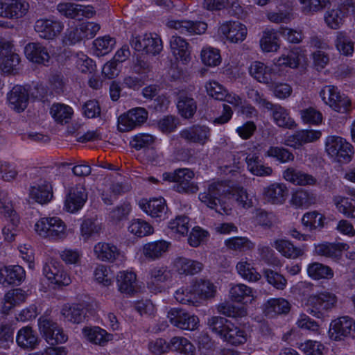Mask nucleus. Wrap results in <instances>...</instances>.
Here are the masks:
<instances>
[{"label": "nucleus", "instance_id": "59", "mask_svg": "<svg viewBox=\"0 0 355 355\" xmlns=\"http://www.w3.org/2000/svg\"><path fill=\"white\" fill-rule=\"evenodd\" d=\"M306 272L308 276L314 280L329 279L334 277V272L330 267L318 262L309 263Z\"/></svg>", "mask_w": 355, "mask_h": 355}, {"label": "nucleus", "instance_id": "19", "mask_svg": "<svg viewBox=\"0 0 355 355\" xmlns=\"http://www.w3.org/2000/svg\"><path fill=\"white\" fill-rule=\"evenodd\" d=\"M147 119V111L142 107H136L119 117L118 128L121 132H128L146 122Z\"/></svg>", "mask_w": 355, "mask_h": 355}, {"label": "nucleus", "instance_id": "42", "mask_svg": "<svg viewBox=\"0 0 355 355\" xmlns=\"http://www.w3.org/2000/svg\"><path fill=\"white\" fill-rule=\"evenodd\" d=\"M237 274L248 282H257L261 279V275L254 266V262L247 257L241 258L236 264Z\"/></svg>", "mask_w": 355, "mask_h": 355}, {"label": "nucleus", "instance_id": "20", "mask_svg": "<svg viewBox=\"0 0 355 355\" xmlns=\"http://www.w3.org/2000/svg\"><path fill=\"white\" fill-rule=\"evenodd\" d=\"M20 62L19 55L10 42H0V67L3 73H14Z\"/></svg>", "mask_w": 355, "mask_h": 355}, {"label": "nucleus", "instance_id": "61", "mask_svg": "<svg viewBox=\"0 0 355 355\" xmlns=\"http://www.w3.org/2000/svg\"><path fill=\"white\" fill-rule=\"evenodd\" d=\"M177 107L180 115L185 119L192 117L197 109L193 98L185 94H180Z\"/></svg>", "mask_w": 355, "mask_h": 355}, {"label": "nucleus", "instance_id": "31", "mask_svg": "<svg viewBox=\"0 0 355 355\" xmlns=\"http://www.w3.org/2000/svg\"><path fill=\"white\" fill-rule=\"evenodd\" d=\"M25 278L26 272L20 266L10 265L0 267V284L3 286L19 285Z\"/></svg>", "mask_w": 355, "mask_h": 355}, {"label": "nucleus", "instance_id": "5", "mask_svg": "<svg viewBox=\"0 0 355 355\" xmlns=\"http://www.w3.org/2000/svg\"><path fill=\"white\" fill-rule=\"evenodd\" d=\"M319 96L326 105L337 113L345 114L352 110L351 99L345 94L340 93V90L334 85L323 87L319 92Z\"/></svg>", "mask_w": 355, "mask_h": 355}, {"label": "nucleus", "instance_id": "53", "mask_svg": "<svg viewBox=\"0 0 355 355\" xmlns=\"http://www.w3.org/2000/svg\"><path fill=\"white\" fill-rule=\"evenodd\" d=\"M345 17V6L340 5L328 10L324 14V19L329 28L338 29L343 25Z\"/></svg>", "mask_w": 355, "mask_h": 355}, {"label": "nucleus", "instance_id": "49", "mask_svg": "<svg viewBox=\"0 0 355 355\" xmlns=\"http://www.w3.org/2000/svg\"><path fill=\"white\" fill-rule=\"evenodd\" d=\"M274 247L282 256L288 259H297L304 254V250L295 246L291 241L286 239H279L274 241Z\"/></svg>", "mask_w": 355, "mask_h": 355}, {"label": "nucleus", "instance_id": "1", "mask_svg": "<svg viewBox=\"0 0 355 355\" xmlns=\"http://www.w3.org/2000/svg\"><path fill=\"white\" fill-rule=\"evenodd\" d=\"M220 182H213L209 185L207 191L201 192L198 198L207 207L218 212L222 210L225 214H230L234 205L243 209L253 206V202L246 189L240 185H234L225 190Z\"/></svg>", "mask_w": 355, "mask_h": 355}, {"label": "nucleus", "instance_id": "51", "mask_svg": "<svg viewBox=\"0 0 355 355\" xmlns=\"http://www.w3.org/2000/svg\"><path fill=\"white\" fill-rule=\"evenodd\" d=\"M26 298V294L23 290L20 288L10 290L4 295L1 313L3 315L8 314L13 307L24 302Z\"/></svg>", "mask_w": 355, "mask_h": 355}, {"label": "nucleus", "instance_id": "26", "mask_svg": "<svg viewBox=\"0 0 355 355\" xmlns=\"http://www.w3.org/2000/svg\"><path fill=\"white\" fill-rule=\"evenodd\" d=\"M63 28V23L55 19H40L35 25V30L40 37L49 40L56 38Z\"/></svg>", "mask_w": 355, "mask_h": 355}, {"label": "nucleus", "instance_id": "7", "mask_svg": "<svg viewBox=\"0 0 355 355\" xmlns=\"http://www.w3.org/2000/svg\"><path fill=\"white\" fill-rule=\"evenodd\" d=\"M250 76L259 83L268 87L275 80L282 78L281 70L277 68L275 61L266 64L260 61H253L248 67Z\"/></svg>", "mask_w": 355, "mask_h": 355}, {"label": "nucleus", "instance_id": "63", "mask_svg": "<svg viewBox=\"0 0 355 355\" xmlns=\"http://www.w3.org/2000/svg\"><path fill=\"white\" fill-rule=\"evenodd\" d=\"M128 231L133 236L143 237L153 234L154 228L148 222L142 219L135 218L130 221Z\"/></svg>", "mask_w": 355, "mask_h": 355}, {"label": "nucleus", "instance_id": "18", "mask_svg": "<svg viewBox=\"0 0 355 355\" xmlns=\"http://www.w3.org/2000/svg\"><path fill=\"white\" fill-rule=\"evenodd\" d=\"M131 44L136 51L153 55L159 53L163 48L161 39L153 33H145L134 37Z\"/></svg>", "mask_w": 355, "mask_h": 355}, {"label": "nucleus", "instance_id": "3", "mask_svg": "<svg viewBox=\"0 0 355 355\" xmlns=\"http://www.w3.org/2000/svg\"><path fill=\"white\" fill-rule=\"evenodd\" d=\"M324 150L331 161L343 164H349L354 155L353 145L346 138L337 135L325 137Z\"/></svg>", "mask_w": 355, "mask_h": 355}, {"label": "nucleus", "instance_id": "12", "mask_svg": "<svg viewBox=\"0 0 355 355\" xmlns=\"http://www.w3.org/2000/svg\"><path fill=\"white\" fill-rule=\"evenodd\" d=\"M172 272L166 266H154L149 270L146 286L153 293L157 294L166 291V283L171 282Z\"/></svg>", "mask_w": 355, "mask_h": 355}, {"label": "nucleus", "instance_id": "50", "mask_svg": "<svg viewBox=\"0 0 355 355\" xmlns=\"http://www.w3.org/2000/svg\"><path fill=\"white\" fill-rule=\"evenodd\" d=\"M201 63L209 68L218 67L222 62V56L219 49L209 46H203L200 52Z\"/></svg>", "mask_w": 355, "mask_h": 355}, {"label": "nucleus", "instance_id": "54", "mask_svg": "<svg viewBox=\"0 0 355 355\" xmlns=\"http://www.w3.org/2000/svg\"><path fill=\"white\" fill-rule=\"evenodd\" d=\"M334 46L339 54L345 57H352L355 51V42L344 32L336 33Z\"/></svg>", "mask_w": 355, "mask_h": 355}, {"label": "nucleus", "instance_id": "43", "mask_svg": "<svg viewBox=\"0 0 355 355\" xmlns=\"http://www.w3.org/2000/svg\"><path fill=\"white\" fill-rule=\"evenodd\" d=\"M203 264L200 261L185 257H177L172 262V270L180 275H193L200 272Z\"/></svg>", "mask_w": 355, "mask_h": 355}, {"label": "nucleus", "instance_id": "13", "mask_svg": "<svg viewBox=\"0 0 355 355\" xmlns=\"http://www.w3.org/2000/svg\"><path fill=\"white\" fill-rule=\"evenodd\" d=\"M355 333V320L348 316H343L331 321L328 336L334 341H341Z\"/></svg>", "mask_w": 355, "mask_h": 355}, {"label": "nucleus", "instance_id": "17", "mask_svg": "<svg viewBox=\"0 0 355 355\" xmlns=\"http://www.w3.org/2000/svg\"><path fill=\"white\" fill-rule=\"evenodd\" d=\"M139 208L151 218L163 220L167 218L168 207L162 197L142 198L139 201Z\"/></svg>", "mask_w": 355, "mask_h": 355}, {"label": "nucleus", "instance_id": "14", "mask_svg": "<svg viewBox=\"0 0 355 355\" xmlns=\"http://www.w3.org/2000/svg\"><path fill=\"white\" fill-rule=\"evenodd\" d=\"M167 318L174 327L182 330L194 331L198 328L200 324L197 315L181 309H170L167 312Z\"/></svg>", "mask_w": 355, "mask_h": 355}, {"label": "nucleus", "instance_id": "41", "mask_svg": "<svg viewBox=\"0 0 355 355\" xmlns=\"http://www.w3.org/2000/svg\"><path fill=\"white\" fill-rule=\"evenodd\" d=\"M283 178L296 186H312L317 180L315 177L293 167H288L282 173Z\"/></svg>", "mask_w": 355, "mask_h": 355}, {"label": "nucleus", "instance_id": "62", "mask_svg": "<svg viewBox=\"0 0 355 355\" xmlns=\"http://www.w3.org/2000/svg\"><path fill=\"white\" fill-rule=\"evenodd\" d=\"M100 29V26L93 21H86L80 24L73 35L70 37L73 42L84 38L93 37Z\"/></svg>", "mask_w": 355, "mask_h": 355}, {"label": "nucleus", "instance_id": "37", "mask_svg": "<svg viewBox=\"0 0 355 355\" xmlns=\"http://www.w3.org/2000/svg\"><path fill=\"white\" fill-rule=\"evenodd\" d=\"M29 196L40 204L48 203L53 198L52 187L46 180H40L31 186Z\"/></svg>", "mask_w": 355, "mask_h": 355}, {"label": "nucleus", "instance_id": "38", "mask_svg": "<svg viewBox=\"0 0 355 355\" xmlns=\"http://www.w3.org/2000/svg\"><path fill=\"white\" fill-rule=\"evenodd\" d=\"M81 332L84 339L92 344L100 346H105L113 339V336L111 334L107 333L105 329L98 326L84 327Z\"/></svg>", "mask_w": 355, "mask_h": 355}, {"label": "nucleus", "instance_id": "47", "mask_svg": "<svg viewBox=\"0 0 355 355\" xmlns=\"http://www.w3.org/2000/svg\"><path fill=\"white\" fill-rule=\"evenodd\" d=\"M245 162L248 171L256 176H270L272 173L271 167L263 164L259 159L258 153H249Z\"/></svg>", "mask_w": 355, "mask_h": 355}, {"label": "nucleus", "instance_id": "28", "mask_svg": "<svg viewBox=\"0 0 355 355\" xmlns=\"http://www.w3.org/2000/svg\"><path fill=\"white\" fill-rule=\"evenodd\" d=\"M87 199L85 188L81 184H78L69 190L64 201V209L67 212L76 213L83 208Z\"/></svg>", "mask_w": 355, "mask_h": 355}, {"label": "nucleus", "instance_id": "6", "mask_svg": "<svg viewBox=\"0 0 355 355\" xmlns=\"http://www.w3.org/2000/svg\"><path fill=\"white\" fill-rule=\"evenodd\" d=\"M337 303V297L335 294L322 291L310 295L304 302V306L307 307V312L317 318L324 317V312L329 311L334 308Z\"/></svg>", "mask_w": 355, "mask_h": 355}, {"label": "nucleus", "instance_id": "24", "mask_svg": "<svg viewBox=\"0 0 355 355\" xmlns=\"http://www.w3.org/2000/svg\"><path fill=\"white\" fill-rule=\"evenodd\" d=\"M288 195V187L284 183L273 182L264 187L262 190L263 199L271 205H283L286 202Z\"/></svg>", "mask_w": 355, "mask_h": 355}, {"label": "nucleus", "instance_id": "52", "mask_svg": "<svg viewBox=\"0 0 355 355\" xmlns=\"http://www.w3.org/2000/svg\"><path fill=\"white\" fill-rule=\"evenodd\" d=\"M193 288V284L182 286L174 293L175 300L182 304L198 306L200 305V300L198 298Z\"/></svg>", "mask_w": 355, "mask_h": 355}, {"label": "nucleus", "instance_id": "27", "mask_svg": "<svg viewBox=\"0 0 355 355\" xmlns=\"http://www.w3.org/2000/svg\"><path fill=\"white\" fill-rule=\"evenodd\" d=\"M346 196L336 195L333 198V202L338 211L344 216L355 218V189L348 188Z\"/></svg>", "mask_w": 355, "mask_h": 355}, {"label": "nucleus", "instance_id": "4", "mask_svg": "<svg viewBox=\"0 0 355 355\" xmlns=\"http://www.w3.org/2000/svg\"><path fill=\"white\" fill-rule=\"evenodd\" d=\"M33 230L40 237L54 241H62L69 235L67 224L58 216L40 218L35 221Z\"/></svg>", "mask_w": 355, "mask_h": 355}, {"label": "nucleus", "instance_id": "15", "mask_svg": "<svg viewBox=\"0 0 355 355\" xmlns=\"http://www.w3.org/2000/svg\"><path fill=\"white\" fill-rule=\"evenodd\" d=\"M57 10L61 15L76 20L92 18L96 14V10L93 6L72 2L59 3L57 5Z\"/></svg>", "mask_w": 355, "mask_h": 355}, {"label": "nucleus", "instance_id": "22", "mask_svg": "<svg viewBox=\"0 0 355 355\" xmlns=\"http://www.w3.org/2000/svg\"><path fill=\"white\" fill-rule=\"evenodd\" d=\"M116 282L119 292L127 297H132L139 290L137 275L132 270L119 271Z\"/></svg>", "mask_w": 355, "mask_h": 355}, {"label": "nucleus", "instance_id": "35", "mask_svg": "<svg viewBox=\"0 0 355 355\" xmlns=\"http://www.w3.org/2000/svg\"><path fill=\"white\" fill-rule=\"evenodd\" d=\"M267 109L271 111L272 121L278 127L290 130L297 128V123L291 116L290 112L286 108L271 103V107Z\"/></svg>", "mask_w": 355, "mask_h": 355}, {"label": "nucleus", "instance_id": "40", "mask_svg": "<svg viewBox=\"0 0 355 355\" xmlns=\"http://www.w3.org/2000/svg\"><path fill=\"white\" fill-rule=\"evenodd\" d=\"M8 106L19 112L25 110L28 105V94L25 87L15 86L7 94Z\"/></svg>", "mask_w": 355, "mask_h": 355}, {"label": "nucleus", "instance_id": "55", "mask_svg": "<svg viewBox=\"0 0 355 355\" xmlns=\"http://www.w3.org/2000/svg\"><path fill=\"white\" fill-rule=\"evenodd\" d=\"M170 351L176 352L183 355H195V346L186 338L174 336L168 342Z\"/></svg>", "mask_w": 355, "mask_h": 355}, {"label": "nucleus", "instance_id": "33", "mask_svg": "<svg viewBox=\"0 0 355 355\" xmlns=\"http://www.w3.org/2000/svg\"><path fill=\"white\" fill-rule=\"evenodd\" d=\"M28 10V4L21 0H4L0 2V17L19 18Z\"/></svg>", "mask_w": 355, "mask_h": 355}, {"label": "nucleus", "instance_id": "25", "mask_svg": "<svg viewBox=\"0 0 355 355\" xmlns=\"http://www.w3.org/2000/svg\"><path fill=\"white\" fill-rule=\"evenodd\" d=\"M87 306L88 304L85 301L67 302L62 305L60 314L65 321L80 324L85 318V309Z\"/></svg>", "mask_w": 355, "mask_h": 355}, {"label": "nucleus", "instance_id": "2", "mask_svg": "<svg viewBox=\"0 0 355 355\" xmlns=\"http://www.w3.org/2000/svg\"><path fill=\"white\" fill-rule=\"evenodd\" d=\"M207 326L212 333L232 345L244 344L248 340V335L245 330L225 318L211 317L207 320Z\"/></svg>", "mask_w": 355, "mask_h": 355}, {"label": "nucleus", "instance_id": "57", "mask_svg": "<svg viewBox=\"0 0 355 355\" xmlns=\"http://www.w3.org/2000/svg\"><path fill=\"white\" fill-rule=\"evenodd\" d=\"M290 309L289 302L284 298H270L264 304V311L269 316L286 313Z\"/></svg>", "mask_w": 355, "mask_h": 355}, {"label": "nucleus", "instance_id": "36", "mask_svg": "<svg viewBox=\"0 0 355 355\" xmlns=\"http://www.w3.org/2000/svg\"><path fill=\"white\" fill-rule=\"evenodd\" d=\"M229 297L232 301L243 304H252L256 299L253 288L242 283L230 286Z\"/></svg>", "mask_w": 355, "mask_h": 355}, {"label": "nucleus", "instance_id": "16", "mask_svg": "<svg viewBox=\"0 0 355 355\" xmlns=\"http://www.w3.org/2000/svg\"><path fill=\"white\" fill-rule=\"evenodd\" d=\"M170 247L171 243L163 239L148 242L139 248L137 256L141 260L153 261L162 258Z\"/></svg>", "mask_w": 355, "mask_h": 355}, {"label": "nucleus", "instance_id": "58", "mask_svg": "<svg viewBox=\"0 0 355 355\" xmlns=\"http://www.w3.org/2000/svg\"><path fill=\"white\" fill-rule=\"evenodd\" d=\"M193 284L196 295L200 300V304L202 300L212 298L216 293V286L209 280H197Z\"/></svg>", "mask_w": 355, "mask_h": 355}, {"label": "nucleus", "instance_id": "23", "mask_svg": "<svg viewBox=\"0 0 355 355\" xmlns=\"http://www.w3.org/2000/svg\"><path fill=\"white\" fill-rule=\"evenodd\" d=\"M170 28L178 31L186 35H201L206 32L207 24L201 21H191L186 19H171L166 24Z\"/></svg>", "mask_w": 355, "mask_h": 355}, {"label": "nucleus", "instance_id": "44", "mask_svg": "<svg viewBox=\"0 0 355 355\" xmlns=\"http://www.w3.org/2000/svg\"><path fill=\"white\" fill-rule=\"evenodd\" d=\"M94 257L99 261L112 263L119 256L118 248L110 243L98 242L93 248Z\"/></svg>", "mask_w": 355, "mask_h": 355}, {"label": "nucleus", "instance_id": "29", "mask_svg": "<svg viewBox=\"0 0 355 355\" xmlns=\"http://www.w3.org/2000/svg\"><path fill=\"white\" fill-rule=\"evenodd\" d=\"M305 60V55L303 51L300 48H295L291 50L287 54L283 53L274 61L278 69L281 70L282 76H285L286 72L284 67L296 69L302 61Z\"/></svg>", "mask_w": 355, "mask_h": 355}, {"label": "nucleus", "instance_id": "60", "mask_svg": "<svg viewBox=\"0 0 355 355\" xmlns=\"http://www.w3.org/2000/svg\"><path fill=\"white\" fill-rule=\"evenodd\" d=\"M326 220L324 215L318 211H311L305 213L302 218V224L309 230L321 229Z\"/></svg>", "mask_w": 355, "mask_h": 355}, {"label": "nucleus", "instance_id": "64", "mask_svg": "<svg viewBox=\"0 0 355 355\" xmlns=\"http://www.w3.org/2000/svg\"><path fill=\"white\" fill-rule=\"evenodd\" d=\"M50 114L56 122L67 123L71 119L73 110L67 105L54 103L51 107Z\"/></svg>", "mask_w": 355, "mask_h": 355}, {"label": "nucleus", "instance_id": "48", "mask_svg": "<svg viewBox=\"0 0 355 355\" xmlns=\"http://www.w3.org/2000/svg\"><path fill=\"white\" fill-rule=\"evenodd\" d=\"M347 249L348 245L342 243H322L315 245V254L333 259H339L342 253Z\"/></svg>", "mask_w": 355, "mask_h": 355}, {"label": "nucleus", "instance_id": "10", "mask_svg": "<svg viewBox=\"0 0 355 355\" xmlns=\"http://www.w3.org/2000/svg\"><path fill=\"white\" fill-rule=\"evenodd\" d=\"M218 34L223 40L230 43L238 44L245 40L248 28L239 21H225L220 24Z\"/></svg>", "mask_w": 355, "mask_h": 355}, {"label": "nucleus", "instance_id": "56", "mask_svg": "<svg viewBox=\"0 0 355 355\" xmlns=\"http://www.w3.org/2000/svg\"><path fill=\"white\" fill-rule=\"evenodd\" d=\"M168 227L175 237L185 236L191 228L189 218L185 216H178L169 221Z\"/></svg>", "mask_w": 355, "mask_h": 355}, {"label": "nucleus", "instance_id": "45", "mask_svg": "<svg viewBox=\"0 0 355 355\" xmlns=\"http://www.w3.org/2000/svg\"><path fill=\"white\" fill-rule=\"evenodd\" d=\"M279 31L273 28H266L259 40L261 50L263 53H277L281 47Z\"/></svg>", "mask_w": 355, "mask_h": 355}, {"label": "nucleus", "instance_id": "11", "mask_svg": "<svg viewBox=\"0 0 355 355\" xmlns=\"http://www.w3.org/2000/svg\"><path fill=\"white\" fill-rule=\"evenodd\" d=\"M322 131L315 129H302L284 136L283 144L295 150L302 148L304 145L315 143L322 137Z\"/></svg>", "mask_w": 355, "mask_h": 355}, {"label": "nucleus", "instance_id": "34", "mask_svg": "<svg viewBox=\"0 0 355 355\" xmlns=\"http://www.w3.org/2000/svg\"><path fill=\"white\" fill-rule=\"evenodd\" d=\"M182 138L187 141L204 146L210 137V129L205 125H193L180 131Z\"/></svg>", "mask_w": 355, "mask_h": 355}, {"label": "nucleus", "instance_id": "8", "mask_svg": "<svg viewBox=\"0 0 355 355\" xmlns=\"http://www.w3.org/2000/svg\"><path fill=\"white\" fill-rule=\"evenodd\" d=\"M38 329L45 340L51 345L65 343L68 336L55 322L42 316L38 320Z\"/></svg>", "mask_w": 355, "mask_h": 355}, {"label": "nucleus", "instance_id": "30", "mask_svg": "<svg viewBox=\"0 0 355 355\" xmlns=\"http://www.w3.org/2000/svg\"><path fill=\"white\" fill-rule=\"evenodd\" d=\"M195 173L187 168L178 169L175 190L182 193H195L199 187L193 180Z\"/></svg>", "mask_w": 355, "mask_h": 355}, {"label": "nucleus", "instance_id": "32", "mask_svg": "<svg viewBox=\"0 0 355 355\" xmlns=\"http://www.w3.org/2000/svg\"><path fill=\"white\" fill-rule=\"evenodd\" d=\"M24 54L26 58L32 62L48 65L51 55L46 46L39 42H31L26 45Z\"/></svg>", "mask_w": 355, "mask_h": 355}, {"label": "nucleus", "instance_id": "46", "mask_svg": "<svg viewBox=\"0 0 355 355\" xmlns=\"http://www.w3.org/2000/svg\"><path fill=\"white\" fill-rule=\"evenodd\" d=\"M102 230V224L96 218H88L83 220L80 228V239L84 241L94 239Z\"/></svg>", "mask_w": 355, "mask_h": 355}, {"label": "nucleus", "instance_id": "39", "mask_svg": "<svg viewBox=\"0 0 355 355\" xmlns=\"http://www.w3.org/2000/svg\"><path fill=\"white\" fill-rule=\"evenodd\" d=\"M40 341L37 333L29 326L19 329L16 335L17 345L24 349L33 350L37 348Z\"/></svg>", "mask_w": 355, "mask_h": 355}, {"label": "nucleus", "instance_id": "21", "mask_svg": "<svg viewBox=\"0 0 355 355\" xmlns=\"http://www.w3.org/2000/svg\"><path fill=\"white\" fill-rule=\"evenodd\" d=\"M170 51L175 62L187 65L191 60V46L189 42L183 37L173 35L170 40Z\"/></svg>", "mask_w": 355, "mask_h": 355}, {"label": "nucleus", "instance_id": "9", "mask_svg": "<svg viewBox=\"0 0 355 355\" xmlns=\"http://www.w3.org/2000/svg\"><path fill=\"white\" fill-rule=\"evenodd\" d=\"M43 275L53 288L67 286L71 283L70 275L58 261H51L43 267Z\"/></svg>", "mask_w": 355, "mask_h": 355}]
</instances>
